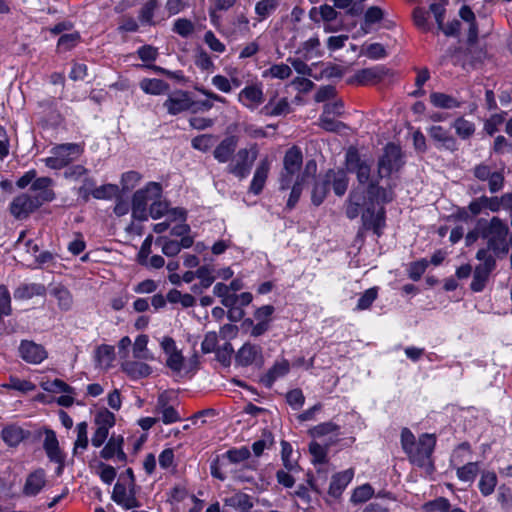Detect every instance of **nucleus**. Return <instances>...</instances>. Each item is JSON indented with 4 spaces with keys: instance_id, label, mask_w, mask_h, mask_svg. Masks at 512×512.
<instances>
[{
    "instance_id": "nucleus-1",
    "label": "nucleus",
    "mask_w": 512,
    "mask_h": 512,
    "mask_svg": "<svg viewBox=\"0 0 512 512\" xmlns=\"http://www.w3.org/2000/svg\"><path fill=\"white\" fill-rule=\"evenodd\" d=\"M400 441L403 451L412 464L425 469L427 473L433 472L434 465L431 456L436 445L434 434L424 433L416 440L410 429L403 428Z\"/></svg>"
},
{
    "instance_id": "nucleus-2",
    "label": "nucleus",
    "mask_w": 512,
    "mask_h": 512,
    "mask_svg": "<svg viewBox=\"0 0 512 512\" xmlns=\"http://www.w3.org/2000/svg\"><path fill=\"white\" fill-rule=\"evenodd\" d=\"M369 201L362 212V224L366 230H372L378 237L382 235L383 229L386 225L385 209L379 203V198L382 202L388 201L386 191L371 183L367 189Z\"/></svg>"
},
{
    "instance_id": "nucleus-3",
    "label": "nucleus",
    "mask_w": 512,
    "mask_h": 512,
    "mask_svg": "<svg viewBox=\"0 0 512 512\" xmlns=\"http://www.w3.org/2000/svg\"><path fill=\"white\" fill-rule=\"evenodd\" d=\"M250 450L246 446L232 448L221 456H217L210 464L211 475L224 481L229 473L234 472L232 465L240 464L250 457Z\"/></svg>"
},
{
    "instance_id": "nucleus-4",
    "label": "nucleus",
    "mask_w": 512,
    "mask_h": 512,
    "mask_svg": "<svg viewBox=\"0 0 512 512\" xmlns=\"http://www.w3.org/2000/svg\"><path fill=\"white\" fill-rule=\"evenodd\" d=\"M303 163V155L299 147L288 149L283 158V169L280 173L279 184L281 190L290 189L296 180L301 181L300 169Z\"/></svg>"
},
{
    "instance_id": "nucleus-5",
    "label": "nucleus",
    "mask_w": 512,
    "mask_h": 512,
    "mask_svg": "<svg viewBox=\"0 0 512 512\" xmlns=\"http://www.w3.org/2000/svg\"><path fill=\"white\" fill-rule=\"evenodd\" d=\"M162 195L161 185L157 182H149L145 188L137 190L132 198V216L139 221L148 219V202L160 199Z\"/></svg>"
},
{
    "instance_id": "nucleus-6",
    "label": "nucleus",
    "mask_w": 512,
    "mask_h": 512,
    "mask_svg": "<svg viewBox=\"0 0 512 512\" xmlns=\"http://www.w3.org/2000/svg\"><path fill=\"white\" fill-rule=\"evenodd\" d=\"M82 151L81 146L76 143L60 144L53 147L51 149L52 155L42 161L48 168L59 170L77 159L81 155Z\"/></svg>"
},
{
    "instance_id": "nucleus-7",
    "label": "nucleus",
    "mask_w": 512,
    "mask_h": 512,
    "mask_svg": "<svg viewBox=\"0 0 512 512\" xmlns=\"http://www.w3.org/2000/svg\"><path fill=\"white\" fill-rule=\"evenodd\" d=\"M396 27V21L390 17L389 13L379 6H370L363 16V21L360 29L364 34L371 33L383 28L386 30H393Z\"/></svg>"
},
{
    "instance_id": "nucleus-8",
    "label": "nucleus",
    "mask_w": 512,
    "mask_h": 512,
    "mask_svg": "<svg viewBox=\"0 0 512 512\" xmlns=\"http://www.w3.org/2000/svg\"><path fill=\"white\" fill-rule=\"evenodd\" d=\"M507 235V225L497 217H493L482 232L483 238L487 240L488 248L502 253L508 252Z\"/></svg>"
},
{
    "instance_id": "nucleus-9",
    "label": "nucleus",
    "mask_w": 512,
    "mask_h": 512,
    "mask_svg": "<svg viewBox=\"0 0 512 512\" xmlns=\"http://www.w3.org/2000/svg\"><path fill=\"white\" fill-rule=\"evenodd\" d=\"M258 153L256 144L251 145L249 148L238 150L234 159L228 165L227 171L239 179H245L258 157Z\"/></svg>"
},
{
    "instance_id": "nucleus-10",
    "label": "nucleus",
    "mask_w": 512,
    "mask_h": 512,
    "mask_svg": "<svg viewBox=\"0 0 512 512\" xmlns=\"http://www.w3.org/2000/svg\"><path fill=\"white\" fill-rule=\"evenodd\" d=\"M476 258L481 263L475 268L471 289L474 292H480L484 289L489 275L495 267V259L487 249H480L476 254Z\"/></svg>"
},
{
    "instance_id": "nucleus-11",
    "label": "nucleus",
    "mask_w": 512,
    "mask_h": 512,
    "mask_svg": "<svg viewBox=\"0 0 512 512\" xmlns=\"http://www.w3.org/2000/svg\"><path fill=\"white\" fill-rule=\"evenodd\" d=\"M47 483L45 470L37 468L26 475L21 488V495L26 498H35L46 488Z\"/></svg>"
},
{
    "instance_id": "nucleus-12",
    "label": "nucleus",
    "mask_w": 512,
    "mask_h": 512,
    "mask_svg": "<svg viewBox=\"0 0 512 512\" xmlns=\"http://www.w3.org/2000/svg\"><path fill=\"white\" fill-rule=\"evenodd\" d=\"M346 166L347 170L355 173L360 184H368L374 182L370 181L371 164L362 160L355 149H349L346 153ZM375 185H377L375 183Z\"/></svg>"
},
{
    "instance_id": "nucleus-13",
    "label": "nucleus",
    "mask_w": 512,
    "mask_h": 512,
    "mask_svg": "<svg viewBox=\"0 0 512 512\" xmlns=\"http://www.w3.org/2000/svg\"><path fill=\"white\" fill-rule=\"evenodd\" d=\"M401 166V150L400 148L389 143L384 148V154L378 163V174L379 177H387L393 171H397Z\"/></svg>"
},
{
    "instance_id": "nucleus-14",
    "label": "nucleus",
    "mask_w": 512,
    "mask_h": 512,
    "mask_svg": "<svg viewBox=\"0 0 512 512\" xmlns=\"http://www.w3.org/2000/svg\"><path fill=\"white\" fill-rule=\"evenodd\" d=\"M194 104L189 92L178 89L168 94L163 107L169 115L174 116L190 110Z\"/></svg>"
},
{
    "instance_id": "nucleus-15",
    "label": "nucleus",
    "mask_w": 512,
    "mask_h": 512,
    "mask_svg": "<svg viewBox=\"0 0 512 512\" xmlns=\"http://www.w3.org/2000/svg\"><path fill=\"white\" fill-rule=\"evenodd\" d=\"M160 347L167 356L166 366L173 372H180L184 366V356L181 350L177 348L173 338L165 336L160 341Z\"/></svg>"
},
{
    "instance_id": "nucleus-16",
    "label": "nucleus",
    "mask_w": 512,
    "mask_h": 512,
    "mask_svg": "<svg viewBox=\"0 0 512 512\" xmlns=\"http://www.w3.org/2000/svg\"><path fill=\"white\" fill-rule=\"evenodd\" d=\"M41 205L33 196L22 193L10 203V212L16 219H25Z\"/></svg>"
},
{
    "instance_id": "nucleus-17",
    "label": "nucleus",
    "mask_w": 512,
    "mask_h": 512,
    "mask_svg": "<svg viewBox=\"0 0 512 512\" xmlns=\"http://www.w3.org/2000/svg\"><path fill=\"white\" fill-rule=\"evenodd\" d=\"M474 176L480 181H487L489 191L496 193L503 188L504 176L500 171L492 170L485 164H479L474 168Z\"/></svg>"
},
{
    "instance_id": "nucleus-18",
    "label": "nucleus",
    "mask_w": 512,
    "mask_h": 512,
    "mask_svg": "<svg viewBox=\"0 0 512 512\" xmlns=\"http://www.w3.org/2000/svg\"><path fill=\"white\" fill-rule=\"evenodd\" d=\"M21 358L30 364H39L47 358L45 348L30 340H22L19 346Z\"/></svg>"
},
{
    "instance_id": "nucleus-19",
    "label": "nucleus",
    "mask_w": 512,
    "mask_h": 512,
    "mask_svg": "<svg viewBox=\"0 0 512 512\" xmlns=\"http://www.w3.org/2000/svg\"><path fill=\"white\" fill-rule=\"evenodd\" d=\"M239 103L249 110H255L264 102V94L261 85H249L244 87L237 97Z\"/></svg>"
},
{
    "instance_id": "nucleus-20",
    "label": "nucleus",
    "mask_w": 512,
    "mask_h": 512,
    "mask_svg": "<svg viewBox=\"0 0 512 512\" xmlns=\"http://www.w3.org/2000/svg\"><path fill=\"white\" fill-rule=\"evenodd\" d=\"M111 499L126 510L140 506L133 489L128 490L124 484L119 482L114 485Z\"/></svg>"
},
{
    "instance_id": "nucleus-21",
    "label": "nucleus",
    "mask_w": 512,
    "mask_h": 512,
    "mask_svg": "<svg viewBox=\"0 0 512 512\" xmlns=\"http://www.w3.org/2000/svg\"><path fill=\"white\" fill-rule=\"evenodd\" d=\"M430 11L433 13L438 29L446 36H456L460 30V22L453 20L444 25L445 8L442 2H433L430 5Z\"/></svg>"
},
{
    "instance_id": "nucleus-22",
    "label": "nucleus",
    "mask_w": 512,
    "mask_h": 512,
    "mask_svg": "<svg viewBox=\"0 0 512 512\" xmlns=\"http://www.w3.org/2000/svg\"><path fill=\"white\" fill-rule=\"evenodd\" d=\"M53 185V180L49 177H39L36 178L32 185L31 191L35 193L33 198L42 205L45 202H50L55 198V193L51 189Z\"/></svg>"
},
{
    "instance_id": "nucleus-23",
    "label": "nucleus",
    "mask_w": 512,
    "mask_h": 512,
    "mask_svg": "<svg viewBox=\"0 0 512 512\" xmlns=\"http://www.w3.org/2000/svg\"><path fill=\"white\" fill-rule=\"evenodd\" d=\"M124 439L122 436L112 435L104 448L101 450L100 455L102 458L108 460L116 457L118 461L125 462L127 456L123 451Z\"/></svg>"
},
{
    "instance_id": "nucleus-24",
    "label": "nucleus",
    "mask_w": 512,
    "mask_h": 512,
    "mask_svg": "<svg viewBox=\"0 0 512 512\" xmlns=\"http://www.w3.org/2000/svg\"><path fill=\"white\" fill-rule=\"evenodd\" d=\"M271 167V162L268 159V157L263 158L258 166L256 167V170L254 172L251 184H250V192L258 195L261 193V191L264 188V185L266 183L269 171Z\"/></svg>"
},
{
    "instance_id": "nucleus-25",
    "label": "nucleus",
    "mask_w": 512,
    "mask_h": 512,
    "mask_svg": "<svg viewBox=\"0 0 512 512\" xmlns=\"http://www.w3.org/2000/svg\"><path fill=\"white\" fill-rule=\"evenodd\" d=\"M262 358V348L259 345L245 343L236 354V362L241 366H249Z\"/></svg>"
},
{
    "instance_id": "nucleus-26",
    "label": "nucleus",
    "mask_w": 512,
    "mask_h": 512,
    "mask_svg": "<svg viewBox=\"0 0 512 512\" xmlns=\"http://www.w3.org/2000/svg\"><path fill=\"white\" fill-rule=\"evenodd\" d=\"M121 369L132 380L146 378L152 373V368L148 364L134 360L122 362Z\"/></svg>"
},
{
    "instance_id": "nucleus-27",
    "label": "nucleus",
    "mask_w": 512,
    "mask_h": 512,
    "mask_svg": "<svg viewBox=\"0 0 512 512\" xmlns=\"http://www.w3.org/2000/svg\"><path fill=\"white\" fill-rule=\"evenodd\" d=\"M43 448L47 454V457L50 461L63 464L64 456L59 448V442L56 437V434L53 430L45 431V439L43 443Z\"/></svg>"
},
{
    "instance_id": "nucleus-28",
    "label": "nucleus",
    "mask_w": 512,
    "mask_h": 512,
    "mask_svg": "<svg viewBox=\"0 0 512 512\" xmlns=\"http://www.w3.org/2000/svg\"><path fill=\"white\" fill-rule=\"evenodd\" d=\"M238 145V140L235 136H228L224 138L214 149L213 156L219 163L228 162L234 154Z\"/></svg>"
},
{
    "instance_id": "nucleus-29",
    "label": "nucleus",
    "mask_w": 512,
    "mask_h": 512,
    "mask_svg": "<svg viewBox=\"0 0 512 512\" xmlns=\"http://www.w3.org/2000/svg\"><path fill=\"white\" fill-rule=\"evenodd\" d=\"M428 134L434 141L440 143L445 149L451 151L456 149L457 142L455 138L444 127L439 125L431 126L428 129Z\"/></svg>"
},
{
    "instance_id": "nucleus-30",
    "label": "nucleus",
    "mask_w": 512,
    "mask_h": 512,
    "mask_svg": "<svg viewBox=\"0 0 512 512\" xmlns=\"http://www.w3.org/2000/svg\"><path fill=\"white\" fill-rule=\"evenodd\" d=\"M139 87L145 94L153 96L167 94L170 89L167 82L158 78H143L139 82Z\"/></svg>"
},
{
    "instance_id": "nucleus-31",
    "label": "nucleus",
    "mask_w": 512,
    "mask_h": 512,
    "mask_svg": "<svg viewBox=\"0 0 512 512\" xmlns=\"http://www.w3.org/2000/svg\"><path fill=\"white\" fill-rule=\"evenodd\" d=\"M354 472L352 469H347L343 472L333 475L330 485L329 494L338 497L342 494L343 490L352 481Z\"/></svg>"
},
{
    "instance_id": "nucleus-32",
    "label": "nucleus",
    "mask_w": 512,
    "mask_h": 512,
    "mask_svg": "<svg viewBox=\"0 0 512 512\" xmlns=\"http://www.w3.org/2000/svg\"><path fill=\"white\" fill-rule=\"evenodd\" d=\"M46 292L45 286L38 283H23L14 291L16 300H28L34 296H43Z\"/></svg>"
},
{
    "instance_id": "nucleus-33",
    "label": "nucleus",
    "mask_w": 512,
    "mask_h": 512,
    "mask_svg": "<svg viewBox=\"0 0 512 512\" xmlns=\"http://www.w3.org/2000/svg\"><path fill=\"white\" fill-rule=\"evenodd\" d=\"M290 370V363L286 359H281L276 361L273 366L267 371L266 375L263 377V382L266 386L271 387L273 383L285 376Z\"/></svg>"
},
{
    "instance_id": "nucleus-34",
    "label": "nucleus",
    "mask_w": 512,
    "mask_h": 512,
    "mask_svg": "<svg viewBox=\"0 0 512 512\" xmlns=\"http://www.w3.org/2000/svg\"><path fill=\"white\" fill-rule=\"evenodd\" d=\"M328 183L332 182L333 191L337 196H343L348 188V177L343 170H329L326 173Z\"/></svg>"
},
{
    "instance_id": "nucleus-35",
    "label": "nucleus",
    "mask_w": 512,
    "mask_h": 512,
    "mask_svg": "<svg viewBox=\"0 0 512 512\" xmlns=\"http://www.w3.org/2000/svg\"><path fill=\"white\" fill-rule=\"evenodd\" d=\"M384 74L383 67L365 68L355 74V81L360 85H368L381 80Z\"/></svg>"
},
{
    "instance_id": "nucleus-36",
    "label": "nucleus",
    "mask_w": 512,
    "mask_h": 512,
    "mask_svg": "<svg viewBox=\"0 0 512 512\" xmlns=\"http://www.w3.org/2000/svg\"><path fill=\"white\" fill-rule=\"evenodd\" d=\"M366 202L363 192L358 190L352 191L349 195V199L346 206V216L349 219H355L359 215V209L361 206H365Z\"/></svg>"
},
{
    "instance_id": "nucleus-37",
    "label": "nucleus",
    "mask_w": 512,
    "mask_h": 512,
    "mask_svg": "<svg viewBox=\"0 0 512 512\" xmlns=\"http://www.w3.org/2000/svg\"><path fill=\"white\" fill-rule=\"evenodd\" d=\"M148 336L138 335L133 343V357L138 360H154L153 354L148 350Z\"/></svg>"
},
{
    "instance_id": "nucleus-38",
    "label": "nucleus",
    "mask_w": 512,
    "mask_h": 512,
    "mask_svg": "<svg viewBox=\"0 0 512 512\" xmlns=\"http://www.w3.org/2000/svg\"><path fill=\"white\" fill-rule=\"evenodd\" d=\"M430 102L437 108L454 109L461 106V102L445 93L433 92L430 94Z\"/></svg>"
},
{
    "instance_id": "nucleus-39",
    "label": "nucleus",
    "mask_w": 512,
    "mask_h": 512,
    "mask_svg": "<svg viewBox=\"0 0 512 512\" xmlns=\"http://www.w3.org/2000/svg\"><path fill=\"white\" fill-rule=\"evenodd\" d=\"M497 483L498 479L495 472L483 471L478 483L480 493L485 497L490 496L494 492Z\"/></svg>"
},
{
    "instance_id": "nucleus-40",
    "label": "nucleus",
    "mask_w": 512,
    "mask_h": 512,
    "mask_svg": "<svg viewBox=\"0 0 512 512\" xmlns=\"http://www.w3.org/2000/svg\"><path fill=\"white\" fill-rule=\"evenodd\" d=\"M360 55L365 56L371 60H380L384 59L388 53L381 43L375 42L362 45L360 49Z\"/></svg>"
},
{
    "instance_id": "nucleus-41",
    "label": "nucleus",
    "mask_w": 512,
    "mask_h": 512,
    "mask_svg": "<svg viewBox=\"0 0 512 512\" xmlns=\"http://www.w3.org/2000/svg\"><path fill=\"white\" fill-rule=\"evenodd\" d=\"M114 347L110 345H101L97 348L95 359L101 368L108 369L114 361Z\"/></svg>"
},
{
    "instance_id": "nucleus-42",
    "label": "nucleus",
    "mask_w": 512,
    "mask_h": 512,
    "mask_svg": "<svg viewBox=\"0 0 512 512\" xmlns=\"http://www.w3.org/2000/svg\"><path fill=\"white\" fill-rule=\"evenodd\" d=\"M291 74L292 69L290 66L284 63H279L274 64L270 66L268 69L264 70L262 73V77L285 80L289 78Z\"/></svg>"
},
{
    "instance_id": "nucleus-43",
    "label": "nucleus",
    "mask_w": 512,
    "mask_h": 512,
    "mask_svg": "<svg viewBox=\"0 0 512 512\" xmlns=\"http://www.w3.org/2000/svg\"><path fill=\"white\" fill-rule=\"evenodd\" d=\"M460 17L469 23V29H468V41L470 43H474L477 40L478 37V28L475 23V14L474 12L468 7L463 6L459 11Z\"/></svg>"
},
{
    "instance_id": "nucleus-44",
    "label": "nucleus",
    "mask_w": 512,
    "mask_h": 512,
    "mask_svg": "<svg viewBox=\"0 0 512 512\" xmlns=\"http://www.w3.org/2000/svg\"><path fill=\"white\" fill-rule=\"evenodd\" d=\"M3 441L11 446H17L25 437L24 430L17 426H8L2 430Z\"/></svg>"
},
{
    "instance_id": "nucleus-45",
    "label": "nucleus",
    "mask_w": 512,
    "mask_h": 512,
    "mask_svg": "<svg viewBox=\"0 0 512 512\" xmlns=\"http://www.w3.org/2000/svg\"><path fill=\"white\" fill-rule=\"evenodd\" d=\"M452 127L455 129L456 134L461 139H469L475 132V125L473 122L464 119L463 117L457 118Z\"/></svg>"
},
{
    "instance_id": "nucleus-46",
    "label": "nucleus",
    "mask_w": 512,
    "mask_h": 512,
    "mask_svg": "<svg viewBox=\"0 0 512 512\" xmlns=\"http://www.w3.org/2000/svg\"><path fill=\"white\" fill-rule=\"evenodd\" d=\"M329 187L330 186L326 177L324 179L317 180L314 183L311 193V200L314 205L319 206L324 201L329 191Z\"/></svg>"
},
{
    "instance_id": "nucleus-47",
    "label": "nucleus",
    "mask_w": 512,
    "mask_h": 512,
    "mask_svg": "<svg viewBox=\"0 0 512 512\" xmlns=\"http://www.w3.org/2000/svg\"><path fill=\"white\" fill-rule=\"evenodd\" d=\"M479 472V465L477 462H468L467 464L458 467L456 474L460 481L473 482Z\"/></svg>"
},
{
    "instance_id": "nucleus-48",
    "label": "nucleus",
    "mask_w": 512,
    "mask_h": 512,
    "mask_svg": "<svg viewBox=\"0 0 512 512\" xmlns=\"http://www.w3.org/2000/svg\"><path fill=\"white\" fill-rule=\"evenodd\" d=\"M52 295L57 299L60 309L69 310L71 308L73 303L72 295L65 287H55L52 290Z\"/></svg>"
},
{
    "instance_id": "nucleus-49",
    "label": "nucleus",
    "mask_w": 512,
    "mask_h": 512,
    "mask_svg": "<svg viewBox=\"0 0 512 512\" xmlns=\"http://www.w3.org/2000/svg\"><path fill=\"white\" fill-rule=\"evenodd\" d=\"M292 452H293L292 446L288 442L282 441L281 442V458L283 461V465L286 470L291 471V472H296V471H298V464L296 461L291 459Z\"/></svg>"
},
{
    "instance_id": "nucleus-50",
    "label": "nucleus",
    "mask_w": 512,
    "mask_h": 512,
    "mask_svg": "<svg viewBox=\"0 0 512 512\" xmlns=\"http://www.w3.org/2000/svg\"><path fill=\"white\" fill-rule=\"evenodd\" d=\"M88 424L83 421L77 424V438L74 443V453H77L79 449L85 450L88 447Z\"/></svg>"
},
{
    "instance_id": "nucleus-51",
    "label": "nucleus",
    "mask_w": 512,
    "mask_h": 512,
    "mask_svg": "<svg viewBox=\"0 0 512 512\" xmlns=\"http://www.w3.org/2000/svg\"><path fill=\"white\" fill-rule=\"evenodd\" d=\"M374 494V489L369 484H363L357 487L351 496L353 504H360L368 501Z\"/></svg>"
},
{
    "instance_id": "nucleus-52",
    "label": "nucleus",
    "mask_w": 512,
    "mask_h": 512,
    "mask_svg": "<svg viewBox=\"0 0 512 512\" xmlns=\"http://www.w3.org/2000/svg\"><path fill=\"white\" fill-rule=\"evenodd\" d=\"M215 143V136L211 134H202L194 137L191 141V145L194 149L207 152L209 151Z\"/></svg>"
},
{
    "instance_id": "nucleus-53",
    "label": "nucleus",
    "mask_w": 512,
    "mask_h": 512,
    "mask_svg": "<svg viewBox=\"0 0 512 512\" xmlns=\"http://www.w3.org/2000/svg\"><path fill=\"white\" fill-rule=\"evenodd\" d=\"M94 422L97 428L109 430L115 424V416L109 410L103 409L97 412Z\"/></svg>"
},
{
    "instance_id": "nucleus-54",
    "label": "nucleus",
    "mask_w": 512,
    "mask_h": 512,
    "mask_svg": "<svg viewBox=\"0 0 512 512\" xmlns=\"http://www.w3.org/2000/svg\"><path fill=\"white\" fill-rule=\"evenodd\" d=\"M119 192L118 186L114 184H105L97 187L91 191V195L95 199H112L117 196Z\"/></svg>"
},
{
    "instance_id": "nucleus-55",
    "label": "nucleus",
    "mask_w": 512,
    "mask_h": 512,
    "mask_svg": "<svg viewBox=\"0 0 512 512\" xmlns=\"http://www.w3.org/2000/svg\"><path fill=\"white\" fill-rule=\"evenodd\" d=\"M497 501L503 510L509 511L512 508L511 488L505 484L500 485L497 490Z\"/></svg>"
},
{
    "instance_id": "nucleus-56",
    "label": "nucleus",
    "mask_w": 512,
    "mask_h": 512,
    "mask_svg": "<svg viewBox=\"0 0 512 512\" xmlns=\"http://www.w3.org/2000/svg\"><path fill=\"white\" fill-rule=\"evenodd\" d=\"M156 244L162 246L163 254L168 257L176 256L181 251L180 244L178 241L170 240L166 237H158L156 239Z\"/></svg>"
},
{
    "instance_id": "nucleus-57",
    "label": "nucleus",
    "mask_w": 512,
    "mask_h": 512,
    "mask_svg": "<svg viewBox=\"0 0 512 512\" xmlns=\"http://www.w3.org/2000/svg\"><path fill=\"white\" fill-rule=\"evenodd\" d=\"M450 508L451 505L449 500L444 497L436 498L423 505V509L426 512H449Z\"/></svg>"
},
{
    "instance_id": "nucleus-58",
    "label": "nucleus",
    "mask_w": 512,
    "mask_h": 512,
    "mask_svg": "<svg viewBox=\"0 0 512 512\" xmlns=\"http://www.w3.org/2000/svg\"><path fill=\"white\" fill-rule=\"evenodd\" d=\"M243 325L249 329V335L254 338L264 335L271 327L270 325H267V323H258L253 319H246Z\"/></svg>"
},
{
    "instance_id": "nucleus-59",
    "label": "nucleus",
    "mask_w": 512,
    "mask_h": 512,
    "mask_svg": "<svg viewBox=\"0 0 512 512\" xmlns=\"http://www.w3.org/2000/svg\"><path fill=\"white\" fill-rule=\"evenodd\" d=\"M275 308L272 305H263L257 308L254 312V321L258 323H267V325L271 326L272 323V314L274 313Z\"/></svg>"
},
{
    "instance_id": "nucleus-60",
    "label": "nucleus",
    "mask_w": 512,
    "mask_h": 512,
    "mask_svg": "<svg viewBox=\"0 0 512 512\" xmlns=\"http://www.w3.org/2000/svg\"><path fill=\"white\" fill-rule=\"evenodd\" d=\"M318 125L326 131L338 132L344 128V124L334 119L333 116L321 114L318 120Z\"/></svg>"
},
{
    "instance_id": "nucleus-61",
    "label": "nucleus",
    "mask_w": 512,
    "mask_h": 512,
    "mask_svg": "<svg viewBox=\"0 0 512 512\" xmlns=\"http://www.w3.org/2000/svg\"><path fill=\"white\" fill-rule=\"evenodd\" d=\"M339 427L333 422L320 423L309 430L312 437H322L324 435L335 433Z\"/></svg>"
},
{
    "instance_id": "nucleus-62",
    "label": "nucleus",
    "mask_w": 512,
    "mask_h": 512,
    "mask_svg": "<svg viewBox=\"0 0 512 512\" xmlns=\"http://www.w3.org/2000/svg\"><path fill=\"white\" fill-rule=\"evenodd\" d=\"M377 289L375 287L367 289L358 299L356 310H366L377 298Z\"/></svg>"
},
{
    "instance_id": "nucleus-63",
    "label": "nucleus",
    "mask_w": 512,
    "mask_h": 512,
    "mask_svg": "<svg viewBox=\"0 0 512 512\" xmlns=\"http://www.w3.org/2000/svg\"><path fill=\"white\" fill-rule=\"evenodd\" d=\"M173 31L182 37H188L193 33L194 25L188 19L179 18L174 23Z\"/></svg>"
},
{
    "instance_id": "nucleus-64",
    "label": "nucleus",
    "mask_w": 512,
    "mask_h": 512,
    "mask_svg": "<svg viewBox=\"0 0 512 512\" xmlns=\"http://www.w3.org/2000/svg\"><path fill=\"white\" fill-rule=\"evenodd\" d=\"M80 40L79 33H70L62 35L58 40V48L64 51L74 48Z\"/></svg>"
}]
</instances>
